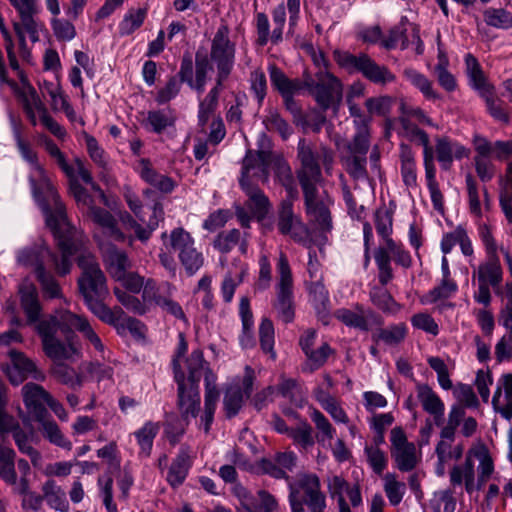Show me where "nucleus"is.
I'll return each mask as SVG.
<instances>
[{
  "label": "nucleus",
  "instance_id": "obj_1",
  "mask_svg": "<svg viewBox=\"0 0 512 512\" xmlns=\"http://www.w3.org/2000/svg\"><path fill=\"white\" fill-rule=\"evenodd\" d=\"M18 293L26 323L34 326L41 339L44 354L55 363L52 373L63 383H68L71 375L69 369L61 363L74 361L81 356V344L75 331L80 332L95 350L104 352L100 337L85 317L67 309H58L54 314L40 319L42 306L36 286L29 280H24L19 285Z\"/></svg>",
  "mask_w": 512,
  "mask_h": 512
},
{
  "label": "nucleus",
  "instance_id": "obj_2",
  "mask_svg": "<svg viewBox=\"0 0 512 512\" xmlns=\"http://www.w3.org/2000/svg\"><path fill=\"white\" fill-rule=\"evenodd\" d=\"M40 209L44 214L46 225L57 241L61 258L52 253L46 245L35 244L17 251V263L33 268L35 275L44 271L45 265H50L58 275L65 276L72 268L74 255L84 246L85 237L68 222L64 204H51L47 205V209Z\"/></svg>",
  "mask_w": 512,
  "mask_h": 512
},
{
  "label": "nucleus",
  "instance_id": "obj_3",
  "mask_svg": "<svg viewBox=\"0 0 512 512\" xmlns=\"http://www.w3.org/2000/svg\"><path fill=\"white\" fill-rule=\"evenodd\" d=\"M78 266L82 269L78 287L88 309L101 321L114 326L121 325L135 338H143L146 329L140 320L126 317L119 307L111 309L104 304L108 288L106 278L95 257L90 253H82L78 259Z\"/></svg>",
  "mask_w": 512,
  "mask_h": 512
},
{
  "label": "nucleus",
  "instance_id": "obj_4",
  "mask_svg": "<svg viewBox=\"0 0 512 512\" xmlns=\"http://www.w3.org/2000/svg\"><path fill=\"white\" fill-rule=\"evenodd\" d=\"M311 67L313 69L304 71V79L300 81L288 79L277 66H271V81L285 98L288 108H290L292 95L307 89L323 111L330 108L336 111L343 98V87L340 80L327 70V66Z\"/></svg>",
  "mask_w": 512,
  "mask_h": 512
},
{
  "label": "nucleus",
  "instance_id": "obj_5",
  "mask_svg": "<svg viewBox=\"0 0 512 512\" xmlns=\"http://www.w3.org/2000/svg\"><path fill=\"white\" fill-rule=\"evenodd\" d=\"M478 237L483 245L486 259L474 267L472 278L477 280V290L474 292V300L484 306L491 303L492 288L496 294H500V286L503 280V269L498 256V243L494 237L492 227L484 222L477 224Z\"/></svg>",
  "mask_w": 512,
  "mask_h": 512
},
{
  "label": "nucleus",
  "instance_id": "obj_6",
  "mask_svg": "<svg viewBox=\"0 0 512 512\" xmlns=\"http://www.w3.org/2000/svg\"><path fill=\"white\" fill-rule=\"evenodd\" d=\"M9 121L18 151L21 157L30 165L29 182L38 206L47 209V205L63 204L47 172L39 163L37 153L32 149L30 143L22 137L20 119L10 112Z\"/></svg>",
  "mask_w": 512,
  "mask_h": 512
},
{
  "label": "nucleus",
  "instance_id": "obj_7",
  "mask_svg": "<svg viewBox=\"0 0 512 512\" xmlns=\"http://www.w3.org/2000/svg\"><path fill=\"white\" fill-rule=\"evenodd\" d=\"M0 82L7 83L20 95L24 111L33 126L37 124V116L40 119L48 112L36 90L29 84L21 66H0Z\"/></svg>",
  "mask_w": 512,
  "mask_h": 512
},
{
  "label": "nucleus",
  "instance_id": "obj_8",
  "mask_svg": "<svg viewBox=\"0 0 512 512\" xmlns=\"http://www.w3.org/2000/svg\"><path fill=\"white\" fill-rule=\"evenodd\" d=\"M277 270L276 300L274 308L278 318L285 323L291 322L294 318L293 308V277L287 256L280 252Z\"/></svg>",
  "mask_w": 512,
  "mask_h": 512
},
{
  "label": "nucleus",
  "instance_id": "obj_9",
  "mask_svg": "<svg viewBox=\"0 0 512 512\" xmlns=\"http://www.w3.org/2000/svg\"><path fill=\"white\" fill-rule=\"evenodd\" d=\"M174 292L175 287L168 282L157 284L153 279H147L142 298L151 306L159 307L165 314L188 323L181 305L173 297Z\"/></svg>",
  "mask_w": 512,
  "mask_h": 512
},
{
  "label": "nucleus",
  "instance_id": "obj_10",
  "mask_svg": "<svg viewBox=\"0 0 512 512\" xmlns=\"http://www.w3.org/2000/svg\"><path fill=\"white\" fill-rule=\"evenodd\" d=\"M330 499L336 501L338 512L363 505L362 489L359 483H350L344 476L333 474L326 478Z\"/></svg>",
  "mask_w": 512,
  "mask_h": 512
},
{
  "label": "nucleus",
  "instance_id": "obj_11",
  "mask_svg": "<svg viewBox=\"0 0 512 512\" xmlns=\"http://www.w3.org/2000/svg\"><path fill=\"white\" fill-rule=\"evenodd\" d=\"M303 194L309 225L321 234L330 232L332 218L329 207L332 199L326 193L320 195L317 188L303 191Z\"/></svg>",
  "mask_w": 512,
  "mask_h": 512
},
{
  "label": "nucleus",
  "instance_id": "obj_12",
  "mask_svg": "<svg viewBox=\"0 0 512 512\" xmlns=\"http://www.w3.org/2000/svg\"><path fill=\"white\" fill-rule=\"evenodd\" d=\"M273 154L270 151L247 150L242 161L240 185H257L268 182Z\"/></svg>",
  "mask_w": 512,
  "mask_h": 512
},
{
  "label": "nucleus",
  "instance_id": "obj_13",
  "mask_svg": "<svg viewBox=\"0 0 512 512\" xmlns=\"http://www.w3.org/2000/svg\"><path fill=\"white\" fill-rule=\"evenodd\" d=\"M290 481L288 482V484ZM291 484L299 492H303V500L310 512H326L327 499L325 493L321 490V481L315 473H301L298 475L295 483Z\"/></svg>",
  "mask_w": 512,
  "mask_h": 512
},
{
  "label": "nucleus",
  "instance_id": "obj_14",
  "mask_svg": "<svg viewBox=\"0 0 512 512\" xmlns=\"http://www.w3.org/2000/svg\"><path fill=\"white\" fill-rule=\"evenodd\" d=\"M10 365L5 369V373L13 385H19L28 377L37 381H44L45 373L40 370L35 362L28 358L23 352L17 350L9 351Z\"/></svg>",
  "mask_w": 512,
  "mask_h": 512
},
{
  "label": "nucleus",
  "instance_id": "obj_15",
  "mask_svg": "<svg viewBox=\"0 0 512 512\" xmlns=\"http://www.w3.org/2000/svg\"><path fill=\"white\" fill-rule=\"evenodd\" d=\"M392 455L397 467L402 472L413 470L417 463V449L414 443L408 442L404 431L395 427L391 430Z\"/></svg>",
  "mask_w": 512,
  "mask_h": 512
},
{
  "label": "nucleus",
  "instance_id": "obj_16",
  "mask_svg": "<svg viewBox=\"0 0 512 512\" xmlns=\"http://www.w3.org/2000/svg\"><path fill=\"white\" fill-rule=\"evenodd\" d=\"M298 157L301 161L298 178L302 190L316 189L321 176L320 166L318 158L304 139H300L298 143Z\"/></svg>",
  "mask_w": 512,
  "mask_h": 512
},
{
  "label": "nucleus",
  "instance_id": "obj_17",
  "mask_svg": "<svg viewBox=\"0 0 512 512\" xmlns=\"http://www.w3.org/2000/svg\"><path fill=\"white\" fill-rule=\"evenodd\" d=\"M335 317L348 327L357 328L362 331H368L373 327L383 324L382 317L373 310L365 309L361 305H356L353 309L340 308L335 311Z\"/></svg>",
  "mask_w": 512,
  "mask_h": 512
},
{
  "label": "nucleus",
  "instance_id": "obj_18",
  "mask_svg": "<svg viewBox=\"0 0 512 512\" xmlns=\"http://www.w3.org/2000/svg\"><path fill=\"white\" fill-rule=\"evenodd\" d=\"M472 144L475 151L473 165L476 174L482 182H490L496 176L497 168L493 162L494 158L489 153V140L480 134H475Z\"/></svg>",
  "mask_w": 512,
  "mask_h": 512
},
{
  "label": "nucleus",
  "instance_id": "obj_19",
  "mask_svg": "<svg viewBox=\"0 0 512 512\" xmlns=\"http://www.w3.org/2000/svg\"><path fill=\"white\" fill-rule=\"evenodd\" d=\"M174 378L178 385V408L182 418L188 422L189 418H196L200 410L199 385L187 384L185 374L179 372Z\"/></svg>",
  "mask_w": 512,
  "mask_h": 512
},
{
  "label": "nucleus",
  "instance_id": "obj_20",
  "mask_svg": "<svg viewBox=\"0 0 512 512\" xmlns=\"http://www.w3.org/2000/svg\"><path fill=\"white\" fill-rule=\"evenodd\" d=\"M254 378V371L247 366L241 386L233 384L227 388L223 405L228 417L235 416L241 409L244 399L250 396L253 389Z\"/></svg>",
  "mask_w": 512,
  "mask_h": 512
},
{
  "label": "nucleus",
  "instance_id": "obj_21",
  "mask_svg": "<svg viewBox=\"0 0 512 512\" xmlns=\"http://www.w3.org/2000/svg\"><path fill=\"white\" fill-rule=\"evenodd\" d=\"M86 215L97 226L94 232L95 239L96 234H100L104 242H110L111 240L123 242L125 240V235L118 228L115 217L109 211L94 207Z\"/></svg>",
  "mask_w": 512,
  "mask_h": 512
},
{
  "label": "nucleus",
  "instance_id": "obj_22",
  "mask_svg": "<svg viewBox=\"0 0 512 512\" xmlns=\"http://www.w3.org/2000/svg\"><path fill=\"white\" fill-rule=\"evenodd\" d=\"M297 457L293 452H279L271 458H263L257 464V471L275 479L289 481L288 473L296 466Z\"/></svg>",
  "mask_w": 512,
  "mask_h": 512
},
{
  "label": "nucleus",
  "instance_id": "obj_23",
  "mask_svg": "<svg viewBox=\"0 0 512 512\" xmlns=\"http://www.w3.org/2000/svg\"><path fill=\"white\" fill-rule=\"evenodd\" d=\"M96 241L103 255L106 268L112 278L117 280L123 277L131 267V262L124 251L117 249L110 242H104L100 234H96Z\"/></svg>",
  "mask_w": 512,
  "mask_h": 512
},
{
  "label": "nucleus",
  "instance_id": "obj_24",
  "mask_svg": "<svg viewBox=\"0 0 512 512\" xmlns=\"http://www.w3.org/2000/svg\"><path fill=\"white\" fill-rule=\"evenodd\" d=\"M21 393L28 413L35 420H42L47 414L45 405L51 395L42 386L32 382L26 383Z\"/></svg>",
  "mask_w": 512,
  "mask_h": 512
},
{
  "label": "nucleus",
  "instance_id": "obj_25",
  "mask_svg": "<svg viewBox=\"0 0 512 512\" xmlns=\"http://www.w3.org/2000/svg\"><path fill=\"white\" fill-rule=\"evenodd\" d=\"M205 395L204 411L200 416V427L208 433L212 425L214 414L219 399V391L216 386V375L207 367L205 370Z\"/></svg>",
  "mask_w": 512,
  "mask_h": 512
},
{
  "label": "nucleus",
  "instance_id": "obj_26",
  "mask_svg": "<svg viewBox=\"0 0 512 512\" xmlns=\"http://www.w3.org/2000/svg\"><path fill=\"white\" fill-rule=\"evenodd\" d=\"M435 151L436 158L443 170H449L452 167L454 159L461 160L468 158L470 155L468 148L448 137H439L436 139Z\"/></svg>",
  "mask_w": 512,
  "mask_h": 512
},
{
  "label": "nucleus",
  "instance_id": "obj_27",
  "mask_svg": "<svg viewBox=\"0 0 512 512\" xmlns=\"http://www.w3.org/2000/svg\"><path fill=\"white\" fill-rule=\"evenodd\" d=\"M492 405L503 418L512 419V374H504L498 380Z\"/></svg>",
  "mask_w": 512,
  "mask_h": 512
},
{
  "label": "nucleus",
  "instance_id": "obj_28",
  "mask_svg": "<svg viewBox=\"0 0 512 512\" xmlns=\"http://www.w3.org/2000/svg\"><path fill=\"white\" fill-rule=\"evenodd\" d=\"M417 398L425 412L433 416L437 426L443 424L445 405L440 397L426 384L416 386Z\"/></svg>",
  "mask_w": 512,
  "mask_h": 512
},
{
  "label": "nucleus",
  "instance_id": "obj_29",
  "mask_svg": "<svg viewBox=\"0 0 512 512\" xmlns=\"http://www.w3.org/2000/svg\"><path fill=\"white\" fill-rule=\"evenodd\" d=\"M450 482L453 486L464 485L468 494L477 491L474 462L467 454L463 464L455 465L450 471Z\"/></svg>",
  "mask_w": 512,
  "mask_h": 512
},
{
  "label": "nucleus",
  "instance_id": "obj_30",
  "mask_svg": "<svg viewBox=\"0 0 512 512\" xmlns=\"http://www.w3.org/2000/svg\"><path fill=\"white\" fill-rule=\"evenodd\" d=\"M136 171L146 183L157 188L161 192L169 193L174 189V182L171 178L157 173L147 159L139 160Z\"/></svg>",
  "mask_w": 512,
  "mask_h": 512
},
{
  "label": "nucleus",
  "instance_id": "obj_31",
  "mask_svg": "<svg viewBox=\"0 0 512 512\" xmlns=\"http://www.w3.org/2000/svg\"><path fill=\"white\" fill-rule=\"evenodd\" d=\"M36 13L37 10L19 13L21 21L14 24V29L21 45H24L26 35L31 41H38L39 33L44 29V24L35 18Z\"/></svg>",
  "mask_w": 512,
  "mask_h": 512
},
{
  "label": "nucleus",
  "instance_id": "obj_32",
  "mask_svg": "<svg viewBox=\"0 0 512 512\" xmlns=\"http://www.w3.org/2000/svg\"><path fill=\"white\" fill-rule=\"evenodd\" d=\"M235 48L230 42L226 28H220L214 36L211 50L212 60L217 64H230L234 60Z\"/></svg>",
  "mask_w": 512,
  "mask_h": 512
},
{
  "label": "nucleus",
  "instance_id": "obj_33",
  "mask_svg": "<svg viewBox=\"0 0 512 512\" xmlns=\"http://www.w3.org/2000/svg\"><path fill=\"white\" fill-rule=\"evenodd\" d=\"M175 120L174 112L170 108L150 110L143 120V126L147 131L161 134L166 129L173 127Z\"/></svg>",
  "mask_w": 512,
  "mask_h": 512
},
{
  "label": "nucleus",
  "instance_id": "obj_34",
  "mask_svg": "<svg viewBox=\"0 0 512 512\" xmlns=\"http://www.w3.org/2000/svg\"><path fill=\"white\" fill-rule=\"evenodd\" d=\"M246 196L247 207L251 210L253 216L259 220L263 219L270 209V201L258 185H240Z\"/></svg>",
  "mask_w": 512,
  "mask_h": 512
},
{
  "label": "nucleus",
  "instance_id": "obj_35",
  "mask_svg": "<svg viewBox=\"0 0 512 512\" xmlns=\"http://www.w3.org/2000/svg\"><path fill=\"white\" fill-rule=\"evenodd\" d=\"M248 237V233L245 232L242 235L238 229H232L220 233L214 241V247L223 253H227L238 245L240 252L245 254L248 247Z\"/></svg>",
  "mask_w": 512,
  "mask_h": 512
},
{
  "label": "nucleus",
  "instance_id": "obj_36",
  "mask_svg": "<svg viewBox=\"0 0 512 512\" xmlns=\"http://www.w3.org/2000/svg\"><path fill=\"white\" fill-rule=\"evenodd\" d=\"M301 221L294 215L291 202H283L279 212L278 229L284 235H291L295 240H300L298 230L302 229Z\"/></svg>",
  "mask_w": 512,
  "mask_h": 512
},
{
  "label": "nucleus",
  "instance_id": "obj_37",
  "mask_svg": "<svg viewBox=\"0 0 512 512\" xmlns=\"http://www.w3.org/2000/svg\"><path fill=\"white\" fill-rule=\"evenodd\" d=\"M471 458L475 457L479 461L478 478L476 481L477 491L489 480L494 472V463L486 447L480 446L468 452Z\"/></svg>",
  "mask_w": 512,
  "mask_h": 512
},
{
  "label": "nucleus",
  "instance_id": "obj_38",
  "mask_svg": "<svg viewBox=\"0 0 512 512\" xmlns=\"http://www.w3.org/2000/svg\"><path fill=\"white\" fill-rule=\"evenodd\" d=\"M382 482L389 504L394 507L398 506L406 494V484L399 480L395 473L390 472L383 475Z\"/></svg>",
  "mask_w": 512,
  "mask_h": 512
},
{
  "label": "nucleus",
  "instance_id": "obj_39",
  "mask_svg": "<svg viewBox=\"0 0 512 512\" xmlns=\"http://www.w3.org/2000/svg\"><path fill=\"white\" fill-rule=\"evenodd\" d=\"M191 463L189 456L185 452L179 453L176 458L172 461L166 480L173 487H179L185 481Z\"/></svg>",
  "mask_w": 512,
  "mask_h": 512
},
{
  "label": "nucleus",
  "instance_id": "obj_40",
  "mask_svg": "<svg viewBox=\"0 0 512 512\" xmlns=\"http://www.w3.org/2000/svg\"><path fill=\"white\" fill-rule=\"evenodd\" d=\"M148 14L147 7L130 8L120 21L118 29L121 36H128L138 30Z\"/></svg>",
  "mask_w": 512,
  "mask_h": 512
},
{
  "label": "nucleus",
  "instance_id": "obj_41",
  "mask_svg": "<svg viewBox=\"0 0 512 512\" xmlns=\"http://www.w3.org/2000/svg\"><path fill=\"white\" fill-rule=\"evenodd\" d=\"M43 496L48 505L57 511L66 512L69 509V503L66 498V493L54 480H48L42 487Z\"/></svg>",
  "mask_w": 512,
  "mask_h": 512
},
{
  "label": "nucleus",
  "instance_id": "obj_42",
  "mask_svg": "<svg viewBox=\"0 0 512 512\" xmlns=\"http://www.w3.org/2000/svg\"><path fill=\"white\" fill-rule=\"evenodd\" d=\"M309 416L317 430L316 438L318 443L325 446L326 442H331L336 435V429L329 419L315 408L310 411Z\"/></svg>",
  "mask_w": 512,
  "mask_h": 512
},
{
  "label": "nucleus",
  "instance_id": "obj_43",
  "mask_svg": "<svg viewBox=\"0 0 512 512\" xmlns=\"http://www.w3.org/2000/svg\"><path fill=\"white\" fill-rule=\"evenodd\" d=\"M187 384L199 385L203 371L208 367V363L204 360L203 352L199 349L191 352L190 356L185 360Z\"/></svg>",
  "mask_w": 512,
  "mask_h": 512
},
{
  "label": "nucleus",
  "instance_id": "obj_44",
  "mask_svg": "<svg viewBox=\"0 0 512 512\" xmlns=\"http://www.w3.org/2000/svg\"><path fill=\"white\" fill-rule=\"evenodd\" d=\"M159 429V423L148 421L134 433L140 447V454L144 456L150 455L154 438L158 434Z\"/></svg>",
  "mask_w": 512,
  "mask_h": 512
},
{
  "label": "nucleus",
  "instance_id": "obj_45",
  "mask_svg": "<svg viewBox=\"0 0 512 512\" xmlns=\"http://www.w3.org/2000/svg\"><path fill=\"white\" fill-rule=\"evenodd\" d=\"M212 68L213 66H182L181 80L196 90H203L208 71Z\"/></svg>",
  "mask_w": 512,
  "mask_h": 512
},
{
  "label": "nucleus",
  "instance_id": "obj_46",
  "mask_svg": "<svg viewBox=\"0 0 512 512\" xmlns=\"http://www.w3.org/2000/svg\"><path fill=\"white\" fill-rule=\"evenodd\" d=\"M15 455L12 448L0 444V477L8 484H15L17 480Z\"/></svg>",
  "mask_w": 512,
  "mask_h": 512
},
{
  "label": "nucleus",
  "instance_id": "obj_47",
  "mask_svg": "<svg viewBox=\"0 0 512 512\" xmlns=\"http://www.w3.org/2000/svg\"><path fill=\"white\" fill-rule=\"evenodd\" d=\"M457 289L458 286L454 280L441 279V282L437 286L421 298V303L432 304L441 300H446L453 296Z\"/></svg>",
  "mask_w": 512,
  "mask_h": 512
},
{
  "label": "nucleus",
  "instance_id": "obj_48",
  "mask_svg": "<svg viewBox=\"0 0 512 512\" xmlns=\"http://www.w3.org/2000/svg\"><path fill=\"white\" fill-rule=\"evenodd\" d=\"M37 421L41 424L44 437L50 443L67 450L72 448V443L63 435L55 421L47 420L45 417Z\"/></svg>",
  "mask_w": 512,
  "mask_h": 512
},
{
  "label": "nucleus",
  "instance_id": "obj_49",
  "mask_svg": "<svg viewBox=\"0 0 512 512\" xmlns=\"http://www.w3.org/2000/svg\"><path fill=\"white\" fill-rule=\"evenodd\" d=\"M114 294L117 300L129 311L138 314L144 315L146 314L150 308L151 304L146 302L143 298L140 300L135 295L128 293L120 288L114 289Z\"/></svg>",
  "mask_w": 512,
  "mask_h": 512
},
{
  "label": "nucleus",
  "instance_id": "obj_50",
  "mask_svg": "<svg viewBox=\"0 0 512 512\" xmlns=\"http://www.w3.org/2000/svg\"><path fill=\"white\" fill-rule=\"evenodd\" d=\"M468 77L471 87L478 92L483 99L494 94V87L489 83L480 66H468Z\"/></svg>",
  "mask_w": 512,
  "mask_h": 512
},
{
  "label": "nucleus",
  "instance_id": "obj_51",
  "mask_svg": "<svg viewBox=\"0 0 512 512\" xmlns=\"http://www.w3.org/2000/svg\"><path fill=\"white\" fill-rule=\"evenodd\" d=\"M309 297L317 313H325L329 307V292L322 283L321 279H317L309 285Z\"/></svg>",
  "mask_w": 512,
  "mask_h": 512
},
{
  "label": "nucleus",
  "instance_id": "obj_52",
  "mask_svg": "<svg viewBox=\"0 0 512 512\" xmlns=\"http://www.w3.org/2000/svg\"><path fill=\"white\" fill-rule=\"evenodd\" d=\"M377 250H384L388 257H393L394 261L404 268H408L412 264V259L408 251H406L402 243L393 239L381 244Z\"/></svg>",
  "mask_w": 512,
  "mask_h": 512
},
{
  "label": "nucleus",
  "instance_id": "obj_53",
  "mask_svg": "<svg viewBox=\"0 0 512 512\" xmlns=\"http://www.w3.org/2000/svg\"><path fill=\"white\" fill-rule=\"evenodd\" d=\"M69 178V191L75 199L78 207L83 213H88L95 206L93 205V199L87 190L82 187L75 177V173Z\"/></svg>",
  "mask_w": 512,
  "mask_h": 512
},
{
  "label": "nucleus",
  "instance_id": "obj_54",
  "mask_svg": "<svg viewBox=\"0 0 512 512\" xmlns=\"http://www.w3.org/2000/svg\"><path fill=\"white\" fill-rule=\"evenodd\" d=\"M168 241L171 249L177 253L178 257L195 245V240L191 234L181 227L171 231Z\"/></svg>",
  "mask_w": 512,
  "mask_h": 512
},
{
  "label": "nucleus",
  "instance_id": "obj_55",
  "mask_svg": "<svg viewBox=\"0 0 512 512\" xmlns=\"http://www.w3.org/2000/svg\"><path fill=\"white\" fill-rule=\"evenodd\" d=\"M484 21L487 25L500 28H512V12L503 8H488L484 11Z\"/></svg>",
  "mask_w": 512,
  "mask_h": 512
},
{
  "label": "nucleus",
  "instance_id": "obj_56",
  "mask_svg": "<svg viewBox=\"0 0 512 512\" xmlns=\"http://www.w3.org/2000/svg\"><path fill=\"white\" fill-rule=\"evenodd\" d=\"M40 141L46 152L52 159H54L66 176L71 177L73 175L74 167L68 164L65 155L56 143L47 136H42Z\"/></svg>",
  "mask_w": 512,
  "mask_h": 512
},
{
  "label": "nucleus",
  "instance_id": "obj_57",
  "mask_svg": "<svg viewBox=\"0 0 512 512\" xmlns=\"http://www.w3.org/2000/svg\"><path fill=\"white\" fill-rule=\"evenodd\" d=\"M36 279L39 282L43 296L46 299L63 298L62 289L59 283L53 275L46 271V269L38 272Z\"/></svg>",
  "mask_w": 512,
  "mask_h": 512
},
{
  "label": "nucleus",
  "instance_id": "obj_58",
  "mask_svg": "<svg viewBox=\"0 0 512 512\" xmlns=\"http://www.w3.org/2000/svg\"><path fill=\"white\" fill-rule=\"evenodd\" d=\"M267 131L277 132L286 140L292 134L291 126L282 118L276 110H270L263 119Z\"/></svg>",
  "mask_w": 512,
  "mask_h": 512
},
{
  "label": "nucleus",
  "instance_id": "obj_59",
  "mask_svg": "<svg viewBox=\"0 0 512 512\" xmlns=\"http://www.w3.org/2000/svg\"><path fill=\"white\" fill-rule=\"evenodd\" d=\"M465 184L468 196V206L470 213L480 219L482 217V208L479 196L478 183L475 177L468 173L465 176Z\"/></svg>",
  "mask_w": 512,
  "mask_h": 512
},
{
  "label": "nucleus",
  "instance_id": "obj_60",
  "mask_svg": "<svg viewBox=\"0 0 512 512\" xmlns=\"http://www.w3.org/2000/svg\"><path fill=\"white\" fill-rule=\"evenodd\" d=\"M408 19L402 17L400 23L389 31V35L382 39V46L386 49L397 47L399 44L402 49L407 48V39L405 37L406 24Z\"/></svg>",
  "mask_w": 512,
  "mask_h": 512
},
{
  "label": "nucleus",
  "instance_id": "obj_61",
  "mask_svg": "<svg viewBox=\"0 0 512 512\" xmlns=\"http://www.w3.org/2000/svg\"><path fill=\"white\" fill-rule=\"evenodd\" d=\"M375 228L378 236L382 240V244L392 239L393 232V217L392 214L386 209H378L375 212Z\"/></svg>",
  "mask_w": 512,
  "mask_h": 512
},
{
  "label": "nucleus",
  "instance_id": "obj_62",
  "mask_svg": "<svg viewBox=\"0 0 512 512\" xmlns=\"http://www.w3.org/2000/svg\"><path fill=\"white\" fill-rule=\"evenodd\" d=\"M245 269L241 268L239 271L233 273L229 271L226 273L221 284V295L226 303H230L234 297L236 288L242 283Z\"/></svg>",
  "mask_w": 512,
  "mask_h": 512
},
{
  "label": "nucleus",
  "instance_id": "obj_63",
  "mask_svg": "<svg viewBox=\"0 0 512 512\" xmlns=\"http://www.w3.org/2000/svg\"><path fill=\"white\" fill-rule=\"evenodd\" d=\"M364 452L373 472L378 475L382 474L388 465V458L385 452L379 447L372 445L366 446Z\"/></svg>",
  "mask_w": 512,
  "mask_h": 512
},
{
  "label": "nucleus",
  "instance_id": "obj_64",
  "mask_svg": "<svg viewBox=\"0 0 512 512\" xmlns=\"http://www.w3.org/2000/svg\"><path fill=\"white\" fill-rule=\"evenodd\" d=\"M178 258L189 275L195 274L204 263L203 255L196 249L195 245L181 254Z\"/></svg>",
  "mask_w": 512,
  "mask_h": 512
}]
</instances>
